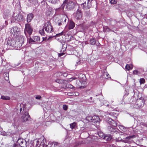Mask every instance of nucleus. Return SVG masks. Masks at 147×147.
I'll return each mask as SVG.
<instances>
[{
  "label": "nucleus",
  "instance_id": "1",
  "mask_svg": "<svg viewBox=\"0 0 147 147\" xmlns=\"http://www.w3.org/2000/svg\"><path fill=\"white\" fill-rule=\"evenodd\" d=\"M18 41L16 42L15 40L11 38H9L7 42V44L8 46L18 49L22 46V44L24 43V38L22 36H20Z\"/></svg>",
  "mask_w": 147,
  "mask_h": 147
},
{
  "label": "nucleus",
  "instance_id": "2",
  "mask_svg": "<svg viewBox=\"0 0 147 147\" xmlns=\"http://www.w3.org/2000/svg\"><path fill=\"white\" fill-rule=\"evenodd\" d=\"M24 21L23 17L20 13L14 12L11 19V22H22Z\"/></svg>",
  "mask_w": 147,
  "mask_h": 147
},
{
  "label": "nucleus",
  "instance_id": "3",
  "mask_svg": "<svg viewBox=\"0 0 147 147\" xmlns=\"http://www.w3.org/2000/svg\"><path fill=\"white\" fill-rule=\"evenodd\" d=\"M111 116V118L109 117L107 119V121L109 124L114 127H116L117 125V123L116 121L113 120V119H117V116H115L116 114L114 113H113L110 114Z\"/></svg>",
  "mask_w": 147,
  "mask_h": 147
},
{
  "label": "nucleus",
  "instance_id": "4",
  "mask_svg": "<svg viewBox=\"0 0 147 147\" xmlns=\"http://www.w3.org/2000/svg\"><path fill=\"white\" fill-rule=\"evenodd\" d=\"M43 27L45 31L48 33H51L53 31V28L49 21L45 23Z\"/></svg>",
  "mask_w": 147,
  "mask_h": 147
},
{
  "label": "nucleus",
  "instance_id": "5",
  "mask_svg": "<svg viewBox=\"0 0 147 147\" xmlns=\"http://www.w3.org/2000/svg\"><path fill=\"white\" fill-rule=\"evenodd\" d=\"M23 111H22L23 115L22 116V119L24 121H28L30 119V115L27 111H24V107H23Z\"/></svg>",
  "mask_w": 147,
  "mask_h": 147
},
{
  "label": "nucleus",
  "instance_id": "6",
  "mask_svg": "<svg viewBox=\"0 0 147 147\" xmlns=\"http://www.w3.org/2000/svg\"><path fill=\"white\" fill-rule=\"evenodd\" d=\"M76 5V3L72 1H68L67 3L66 9L67 10L72 9L74 8Z\"/></svg>",
  "mask_w": 147,
  "mask_h": 147
},
{
  "label": "nucleus",
  "instance_id": "7",
  "mask_svg": "<svg viewBox=\"0 0 147 147\" xmlns=\"http://www.w3.org/2000/svg\"><path fill=\"white\" fill-rule=\"evenodd\" d=\"M20 31V29L17 26L12 27L10 31V33L13 36H17Z\"/></svg>",
  "mask_w": 147,
  "mask_h": 147
},
{
  "label": "nucleus",
  "instance_id": "8",
  "mask_svg": "<svg viewBox=\"0 0 147 147\" xmlns=\"http://www.w3.org/2000/svg\"><path fill=\"white\" fill-rule=\"evenodd\" d=\"M57 35H64L65 36V38L67 39V40L68 41H70L73 38V36L71 35H68L66 34L64 31H62L59 34H57Z\"/></svg>",
  "mask_w": 147,
  "mask_h": 147
},
{
  "label": "nucleus",
  "instance_id": "9",
  "mask_svg": "<svg viewBox=\"0 0 147 147\" xmlns=\"http://www.w3.org/2000/svg\"><path fill=\"white\" fill-rule=\"evenodd\" d=\"M22 108L23 107L24 109V110L25 106L22 104H17L16 105L15 108V110L17 111V112L18 113H22Z\"/></svg>",
  "mask_w": 147,
  "mask_h": 147
},
{
  "label": "nucleus",
  "instance_id": "10",
  "mask_svg": "<svg viewBox=\"0 0 147 147\" xmlns=\"http://www.w3.org/2000/svg\"><path fill=\"white\" fill-rule=\"evenodd\" d=\"M32 31L33 29L29 24H27L25 25V28L24 30L25 33L26 32L30 35L32 33Z\"/></svg>",
  "mask_w": 147,
  "mask_h": 147
},
{
  "label": "nucleus",
  "instance_id": "11",
  "mask_svg": "<svg viewBox=\"0 0 147 147\" xmlns=\"http://www.w3.org/2000/svg\"><path fill=\"white\" fill-rule=\"evenodd\" d=\"M18 142L22 147H26L27 146V142L25 140L19 139L18 140Z\"/></svg>",
  "mask_w": 147,
  "mask_h": 147
},
{
  "label": "nucleus",
  "instance_id": "12",
  "mask_svg": "<svg viewBox=\"0 0 147 147\" xmlns=\"http://www.w3.org/2000/svg\"><path fill=\"white\" fill-rule=\"evenodd\" d=\"M81 6L83 9H89L91 7V5L90 3L87 2V3L85 2L82 4Z\"/></svg>",
  "mask_w": 147,
  "mask_h": 147
},
{
  "label": "nucleus",
  "instance_id": "13",
  "mask_svg": "<svg viewBox=\"0 0 147 147\" xmlns=\"http://www.w3.org/2000/svg\"><path fill=\"white\" fill-rule=\"evenodd\" d=\"M76 14V18L77 20H80L82 18V14L81 10L79 9H77Z\"/></svg>",
  "mask_w": 147,
  "mask_h": 147
},
{
  "label": "nucleus",
  "instance_id": "14",
  "mask_svg": "<svg viewBox=\"0 0 147 147\" xmlns=\"http://www.w3.org/2000/svg\"><path fill=\"white\" fill-rule=\"evenodd\" d=\"M41 3L42 5H44V6H46L47 7V8H48V11H47L46 13V14L47 16H49L52 10L51 7H50L49 6L47 5V2L45 1H43L41 2Z\"/></svg>",
  "mask_w": 147,
  "mask_h": 147
},
{
  "label": "nucleus",
  "instance_id": "15",
  "mask_svg": "<svg viewBox=\"0 0 147 147\" xmlns=\"http://www.w3.org/2000/svg\"><path fill=\"white\" fill-rule=\"evenodd\" d=\"M3 17L5 20H8L10 17V13L9 11H4L3 13Z\"/></svg>",
  "mask_w": 147,
  "mask_h": 147
},
{
  "label": "nucleus",
  "instance_id": "16",
  "mask_svg": "<svg viewBox=\"0 0 147 147\" xmlns=\"http://www.w3.org/2000/svg\"><path fill=\"white\" fill-rule=\"evenodd\" d=\"M100 121V119L98 116H94L92 117V122L99 123Z\"/></svg>",
  "mask_w": 147,
  "mask_h": 147
},
{
  "label": "nucleus",
  "instance_id": "17",
  "mask_svg": "<svg viewBox=\"0 0 147 147\" xmlns=\"http://www.w3.org/2000/svg\"><path fill=\"white\" fill-rule=\"evenodd\" d=\"M34 17L33 14L32 13H30L27 15V21L28 22H30Z\"/></svg>",
  "mask_w": 147,
  "mask_h": 147
},
{
  "label": "nucleus",
  "instance_id": "18",
  "mask_svg": "<svg viewBox=\"0 0 147 147\" xmlns=\"http://www.w3.org/2000/svg\"><path fill=\"white\" fill-rule=\"evenodd\" d=\"M137 105L139 107H142L144 105V100H141L140 99L138 100L137 101Z\"/></svg>",
  "mask_w": 147,
  "mask_h": 147
},
{
  "label": "nucleus",
  "instance_id": "19",
  "mask_svg": "<svg viewBox=\"0 0 147 147\" xmlns=\"http://www.w3.org/2000/svg\"><path fill=\"white\" fill-rule=\"evenodd\" d=\"M115 127H112L111 126H109L108 127V129L111 132H113L114 134H116L117 133L116 132V129H115Z\"/></svg>",
  "mask_w": 147,
  "mask_h": 147
},
{
  "label": "nucleus",
  "instance_id": "20",
  "mask_svg": "<svg viewBox=\"0 0 147 147\" xmlns=\"http://www.w3.org/2000/svg\"><path fill=\"white\" fill-rule=\"evenodd\" d=\"M75 23L73 21H70L69 25V29H73L75 27Z\"/></svg>",
  "mask_w": 147,
  "mask_h": 147
},
{
  "label": "nucleus",
  "instance_id": "21",
  "mask_svg": "<svg viewBox=\"0 0 147 147\" xmlns=\"http://www.w3.org/2000/svg\"><path fill=\"white\" fill-rule=\"evenodd\" d=\"M116 142H119L121 141L122 142L125 143H128V141L126 140H122L121 138L120 137H118L117 138H116L115 139Z\"/></svg>",
  "mask_w": 147,
  "mask_h": 147
},
{
  "label": "nucleus",
  "instance_id": "22",
  "mask_svg": "<svg viewBox=\"0 0 147 147\" xmlns=\"http://www.w3.org/2000/svg\"><path fill=\"white\" fill-rule=\"evenodd\" d=\"M34 39V42L36 43H37L40 41V37L37 36H34L33 37Z\"/></svg>",
  "mask_w": 147,
  "mask_h": 147
},
{
  "label": "nucleus",
  "instance_id": "23",
  "mask_svg": "<svg viewBox=\"0 0 147 147\" xmlns=\"http://www.w3.org/2000/svg\"><path fill=\"white\" fill-rule=\"evenodd\" d=\"M112 138L111 136L109 135H105V136L104 137V139L107 141L110 140Z\"/></svg>",
  "mask_w": 147,
  "mask_h": 147
},
{
  "label": "nucleus",
  "instance_id": "24",
  "mask_svg": "<svg viewBox=\"0 0 147 147\" xmlns=\"http://www.w3.org/2000/svg\"><path fill=\"white\" fill-rule=\"evenodd\" d=\"M28 1L30 3V6L35 5L37 3V0H28Z\"/></svg>",
  "mask_w": 147,
  "mask_h": 147
},
{
  "label": "nucleus",
  "instance_id": "25",
  "mask_svg": "<svg viewBox=\"0 0 147 147\" xmlns=\"http://www.w3.org/2000/svg\"><path fill=\"white\" fill-rule=\"evenodd\" d=\"M58 74H59L58 75L59 76L63 75L64 77H66L68 75L67 73L65 72H59L58 73Z\"/></svg>",
  "mask_w": 147,
  "mask_h": 147
},
{
  "label": "nucleus",
  "instance_id": "26",
  "mask_svg": "<svg viewBox=\"0 0 147 147\" xmlns=\"http://www.w3.org/2000/svg\"><path fill=\"white\" fill-rule=\"evenodd\" d=\"M136 137V136L134 135H133L132 136H128L126 137L124 140H126L128 141L129 143V141L128 140H130L132 138H134Z\"/></svg>",
  "mask_w": 147,
  "mask_h": 147
},
{
  "label": "nucleus",
  "instance_id": "27",
  "mask_svg": "<svg viewBox=\"0 0 147 147\" xmlns=\"http://www.w3.org/2000/svg\"><path fill=\"white\" fill-rule=\"evenodd\" d=\"M133 73L135 75H138L139 76H140L142 74L140 71L136 69L133 71Z\"/></svg>",
  "mask_w": 147,
  "mask_h": 147
},
{
  "label": "nucleus",
  "instance_id": "28",
  "mask_svg": "<svg viewBox=\"0 0 147 147\" xmlns=\"http://www.w3.org/2000/svg\"><path fill=\"white\" fill-rule=\"evenodd\" d=\"M7 20H5V22L3 24L2 26H1V27H0V29L1 30H2V28H4V27H6L8 24Z\"/></svg>",
  "mask_w": 147,
  "mask_h": 147
},
{
  "label": "nucleus",
  "instance_id": "29",
  "mask_svg": "<svg viewBox=\"0 0 147 147\" xmlns=\"http://www.w3.org/2000/svg\"><path fill=\"white\" fill-rule=\"evenodd\" d=\"M76 122H74L70 124V128L71 129L74 128L76 125Z\"/></svg>",
  "mask_w": 147,
  "mask_h": 147
},
{
  "label": "nucleus",
  "instance_id": "30",
  "mask_svg": "<svg viewBox=\"0 0 147 147\" xmlns=\"http://www.w3.org/2000/svg\"><path fill=\"white\" fill-rule=\"evenodd\" d=\"M96 43V40L94 38L91 39L90 40V43L91 45H94Z\"/></svg>",
  "mask_w": 147,
  "mask_h": 147
},
{
  "label": "nucleus",
  "instance_id": "31",
  "mask_svg": "<svg viewBox=\"0 0 147 147\" xmlns=\"http://www.w3.org/2000/svg\"><path fill=\"white\" fill-rule=\"evenodd\" d=\"M1 98L5 100H9L10 98L8 96H1Z\"/></svg>",
  "mask_w": 147,
  "mask_h": 147
},
{
  "label": "nucleus",
  "instance_id": "32",
  "mask_svg": "<svg viewBox=\"0 0 147 147\" xmlns=\"http://www.w3.org/2000/svg\"><path fill=\"white\" fill-rule=\"evenodd\" d=\"M98 135L100 137L104 139V137L105 136V134L102 132H100L98 133Z\"/></svg>",
  "mask_w": 147,
  "mask_h": 147
},
{
  "label": "nucleus",
  "instance_id": "33",
  "mask_svg": "<svg viewBox=\"0 0 147 147\" xmlns=\"http://www.w3.org/2000/svg\"><path fill=\"white\" fill-rule=\"evenodd\" d=\"M86 119L87 120L92 122V117L88 116L86 117Z\"/></svg>",
  "mask_w": 147,
  "mask_h": 147
},
{
  "label": "nucleus",
  "instance_id": "34",
  "mask_svg": "<svg viewBox=\"0 0 147 147\" xmlns=\"http://www.w3.org/2000/svg\"><path fill=\"white\" fill-rule=\"evenodd\" d=\"M44 29V27H43V28L41 30H40L39 31V33L42 35H44L45 34Z\"/></svg>",
  "mask_w": 147,
  "mask_h": 147
},
{
  "label": "nucleus",
  "instance_id": "35",
  "mask_svg": "<svg viewBox=\"0 0 147 147\" xmlns=\"http://www.w3.org/2000/svg\"><path fill=\"white\" fill-rule=\"evenodd\" d=\"M103 76L106 78H107L110 76L109 74L106 72H105L103 74Z\"/></svg>",
  "mask_w": 147,
  "mask_h": 147
},
{
  "label": "nucleus",
  "instance_id": "36",
  "mask_svg": "<svg viewBox=\"0 0 147 147\" xmlns=\"http://www.w3.org/2000/svg\"><path fill=\"white\" fill-rule=\"evenodd\" d=\"M145 81V80L144 78H141L140 80V84L144 83Z\"/></svg>",
  "mask_w": 147,
  "mask_h": 147
},
{
  "label": "nucleus",
  "instance_id": "37",
  "mask_svg": "<svg viewBox=\"0 0 147 147\" xmlns=\"http://www.w3.org/2000/svg\"><path fill=\"white\" fill-rule=\"evenodd\" d=\"M132 67L130 66L129 65L127 64L125 66V68L127 70H129L132 69Z\"/></svg>",
  "mask_w": 147,
  "mask_h": 147
},
{
  "label": "nucleus",
  "instance_id": "38",
  "mask_svg": "<svg viewBox=\"0 0 147 147\" xmlns=\"http://www.w3.org/2000/svg\"><path fill=\"white\" fill-rule=\"evenodd\" d=\"M67 1H68V0H65V1L63 2V3L62 5L61 6V8H62V9L64 8V7L65 6L66 3Z\"/></svg>",
  "mask_w": 147,
  "mask_h": 147
},
{
  "label": "nucleus",
  "instance_id": "39",
  "mask_svg": "<svg viewBox=\"0 0 147 147\" xmlns=\"http://www.w3.org/2000/svg\"><path fill=\"white\" fill-rule=\"evenodd\" d=\"M66 87L67 88H69L71 89H72L74 88V86L71 84H67L66 85Z\"/></svg>",
  "mask_w": 147,
  "mask_h": 147
},
{
  "label": "nucleus",
  "instance_id": "40",
  "mask_svg": "<svg viewBox=\"0 0 147 147\" xmlns=\"http://www.w3.org/2000/svg\"><path fill=\"white\" fill-rule=\"evenodd\" d=\"M56 82L60 84H62L63 82V80L61 79H57L56 80Z\"/></svg>",
  "mask_w": 147,
  "mask_h": 147
},
{
  "label": "nucleus",
  "instance_id": "41",
  "mask_svg": "<svg viewBox=\"0 0 147 147\" xmlns=\"http://www.w3.org/2000/svg\"><path fill=\"white\" fill-rule=\"evenodd\" d=\"M110 2L111 4H115L117 3V0H111Z\"/></svg>",
  "mask_w": 147,
  "mask_h": 147
},
{
  "label": "nucleus",
  "instance_id": "42",
  "mask_svg": "<svg viewBox=\"0 0 147 147\" xmlns=\"http://www.w3.org/2000/svg\"><path fill=\"white\" fill-rule=\"evenodd\" d=\"M57 0H49V1L51 3L53 4L55 3Z\"/></svg>",
  "mask_w": 147,
  "mask_h": 147
},
{
  "label": "nucleus",
  "instance_id": "43",
  "mask_svg": "<svg viewBox=\"0 0 147 147\" xmlns=\"http://www.w3.org/2000/svg\"><path fill=\"white\" fill-rule=\"evenodd\" d=\"M63 108L64 110H66L67 109V107L66 105H63Z\"/></svg>",
  "mask_w": 147,
  "mask_h": 147
},
{
  "label": "nucleus",
  "instance_id": "44",
  "mask_svg": "<svg viewBox=\"0 0 147 147\" xmlns=\"http://www.w3.org/2000/svg\"><path fill=\"white\" fill-rule=\"evenodd\" d=\"M34 39H32L31 38H30L29 41V43H30L31 44H32V42H34Z\"/></svg>",
  "mask_w": 147,
  "mask_h": 147
},
{
  "label": "nucleus",
  "instance_id": "45",
  "mask_svg": "<svg viewBox=\"0 0 147 147\" xmlns=\"http://www.w3.org/2000/svg\"><path fill=\"white\" fill-rule=\"evenodd\" d=\"M119 128L121 130H123L124 129V127L122 125H119Z\"/></svg>",
  "mask_w": 147,
  "mask_h": 147
},
{
  "label": "nucleus",
  "instance_id": "46",
  "mask_svg": "<svg viewBox=\"0 0 147 147\" xmlns=\"http://www.w3.org/2000/svg\"><path fill=\"white\" fill-rule=\"evenodd\" d=\"M75 78H72L69 79L68 80V82H71L73 80H74Z\"/></svg>",
  "mask_w": 147,
  "mask_h": 147
},
{
  "label": "nucleus",
  "instance_id": "47",
  "mask_svg": "<svg viewBox=\"0 0 147 147\" xmlns=\"http://www.w3.org/2000/svg\"><path fill=\"white\" fill-rule=\"evenodd\" d=\"M36 147H37L38 146V144H39V141L37 140L36 141Z\"/></svg>",
  "mask_w": 147,
  "mask_h": 147
},
{
  "label": "nucleus",
  "instance_id": "48",
  "mask_svg": "<svg viewBox=\"0 0 147 147\" xmlns=\"http://www.w3.org/2000/svg\"><path fill=\"white\" fill-rule=\"evenodd\" d=\"M64 54V53H59V54L58 56L59 57H61V56H62Z\"/></svg>",
  "mask_w": 147,
  "mask_h": 147
},
{
  "label": "nucleus",
  "instance_id": "49",
  "mask_svg": "<svg viewBox=\"0 0 147 147\" xmlns=\"http://www.w3.org/2000/svg\"><path fill=\"white\" fill-rule=\"evenodd\" d=\"M41 98V96H38L36 97V98L37 99H39Z\"/></svg>",
  "mask_w": 147,
  "mask_h": 147
},
{
  "label": "nucleus",
  "instance_id": "50",
  "mask_svg": "<svg viewBox=\"0 0 147 147\" xmlns=\"http://www.w3.org/2000/svg\"><path fill=\"white\" fill-rule=\"evenodd\" d=\"M80 61H78L77 62H76V65H79L80 63Z\"/></svg>",
  "mask_w": 147,
  "mask_h": 147
},
{
  "label": "nucleus",
  "instance_id": "51",
  "mask_svg": "<svg viewBox=\"0 0 147 147\" xmlns=\"http://www.w3.org/2000/svg\"><path fill=\"white\" fill-rule=\"evenodd\" d=\"M18 145L16 144H14L13 145V147H18Z\"/></svg>",
  "mask_w": 147,
  "mask_h": 147
},
{
  "label": "nucleus",
  "instance_id": "52",
  "mask_svg": "<svg viewBox=\"0 0 147 147\" xmlns=\"http://www.w3.org/2000/svg\"><path fill=\"white\" fill-rule=\"evenodd\" d=\"M93 1V0H88V2L91 3V2Z\"/></svg>",
  "mask_w": 147,
  "mask_h": 147
},
{
  "label": "nucleus",
  "instance_id": "53",
  "mask_svg": "<svg viewBox=\"0 0 147 147\" xmlns=\"http://www.w3.org/2000/svg\"><path fill=\"white\" fill-rule=\"evenodd\" d=\"M58 24L59 26H61L62 25V23L61 22L59 23Z\"/></svg>",
  "mask_w": 147,
  "mask_h": 147
},
{
  "label": "nucleus",
  "instance_id": "54",
  "mask_svg": "<svg viewBox=\"0 0 147 147\" xmlns=\"http://www.w3.org/2000/svg\"><path fill=\"white\" fill-rule=\"evenodd\" d=\"M58 144V143L57 142H55L54 143V145L57 146Z\"/></svg>",
  "mask_w": 147,
  "mask_h": 147
},
{
  "label": "nucleus",
  "instance_id": "55",
  "mask_svg": "<svg viewBox=\"0 0 147 147\" xmlns=\"http://www.w3.org/2000/svg\"><path fill=\"white\" fill-rule=\"evenodd\" d=\"M130 66H131V67H132V69L133 67V65L132 64H130Z\"/></svg>",
  "mask_w": 147,
  "mask_h": 147
},
{
  "label": "nucleus",
  "instance_id": "56",
  "mask_svg": "<svg viewBox=\"0 0 147 147\" xmlns=\"http://www.w3.org/2000/svg\"><path fill=\"white\" fill-rule=\"evenodd\" d=\"M76 96H78V95H79V93L78 92H77V93H76Z\"/></svg>",
  "mask_w": 147,
  "mask_h": 147
},
{
  "label": "nucleus",
  "instance_id": "57",
  "mask_svg": "<svg viewBox=\"0 0 147 147\" xmlns=\"http://www.w3.org/2000/svg\"><path fill=\"white\" fill-rule=\"evenodd\" d=\"M66 19H65L64 20V22H66Z\"/></svg>",
  "mask_w": 147,
  "mask_h": 147
},
{
  "label": "nucleus",
  "instance_id": "58",
  "mask_svg": "<svg viewBox=\"0 0 147 147\" xmlns=\"http://www.w3.org/2000/svg\"><path fill=\"white\" fill-rule=\"evenodd\" d=\"M92 97H90V99H91H91H92Z\"/></svg>",
  "mask_w": 147,
  "mask_h": 147
},
{
  "label": "nucleus",
  "instance_id": "59",
  "mask_svg": "<svg viewBox=\"0 0 147 147\" xmlns=\"http://www.w3.org/2000/svg\"><path fill=\"white\" fill-rule=\"evenodd\" d=\"M107 29H108V30H109V28H107Z\"/></svg>",
  "mask_w": 147,
  "mask_h": 147
},
{
  "label": "nucleus",
  "instance_id": "60",
  "mask_svg": "<svg viewBox=\"0 0 147 147\" xmlns=\"http://www.w3.org/2000/svg\"><path fill=\"white\" fill-rule=\"evenodd\" d=\"M80 75H82V74H80Z\"/></svg>",
  "mask_w": 147,
  "mask_h": 147
}]
</instances>
